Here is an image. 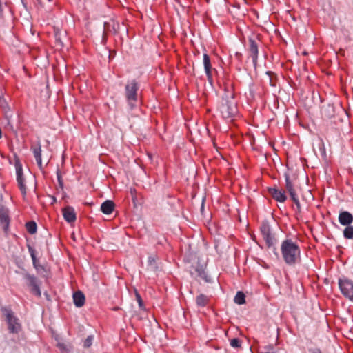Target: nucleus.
<instances>
[{
  "mask_svg": "<svg viewBox=\"0 0 353 353\" xmlns=\"http://www.w3.org/2000/svg\"><path fill=\"white\" fill-rule=\"evenodd\" d=\"M343 236L347 239H353V226L346 225L343 230Z\"/></svg>",
  "mask_w": 353,
  "mask_h": 353,
  "instance_id": "22",
  "label": "nucleus"
},
{
  "mask_svg": "<svg viewBox=\"0 0 353 353\" xmlns=\"http://www.w3.org/2000/svg\"><path fill=\"white\" fill-rule=\"evenodd\" d=\"M17 181L19 189L23 196L26 194V186L24 183L22 166L19 163H16Z\"/></svg>",
  "mask_w": 353,
  "mask_h": 353,
  "instance_id": "10",
  "label": "nucleus"
},
{
  "mask_svg": "<svg viewBox=\"0 0 353 353\" xmlns=\"http://www.w3.org/2000/svg\"><path fill=\"white\" fill-rule=\"evenodd\" d=\"M12 113L8 110L5 112V119L6 121V126H8L10 130H13V125H12Z\"/></svg>",
  "mask_w": 353,
  "mask_h": 353,
  "instance_id": "21",
  "label": "nucleus"
},
{
  "mask_svg": "<svg viewBox=\"0 0 353 353\" xmlns=\"http://www.w3.org/2000/svg\"><path fill=\"white\" fill-rule=\"evenodd\" d=\"M219 112L225 119L231 118L237 113L236 103L232 93H225L222 97Z\"/></svg>",
  "mask_w": 353,
  "mask_h": 353,
  "instance_id": "2",
  "label": "nucleus"
},
{
  "mask_svg": "<svg viewBox=\"0 0 353 353\" xmlns=\"http://www.w3.org/2000/svg\"><path fill=\"white\" fill-rule=\"evenodd\" d=\"M313 353H321V351L320 350V349H315L313 351Z\"/></svg>",
  "mask_w": 353,
  "mask_h": 353,
  "instance_id": "39",
  "label": "nucleus"
},
{
  "mask_svg": "<svg viewBox=\"0 0 353 353\" xmlns=\"http://www.w3.org/2000/svg\"><path fill=\"white\" fill-rule=\"evenodd\" d=\"M26 230L28 232L34 234L37 232V224L34 221H29L26 224Z\"/></svg>",
  "mask_w": 353,
  "mask_h": 353,
  "instance_id": "23",
  "label": "nucleus"
},
{
  "mask_svg": "<svg viewBox=\"0 0 353 353\" xmlns=\"http://www.w3.org/2000/svg\"><path fill=\"white\" fill-rule=\"evenodd\" d=\"M55 39L57 42H58L61 46H63V42L61 41L60 36L59 35L58 32H56Z\"/></svg>",
  "mask_w": 353,
  "mask_h": 353,
  "instance_id": "33",
  "label": "nucleus"
},
{
  "mask_svg": "<svg viewBox=\"0 0 353 353\" xmlns=\"http://www.w3.org/2000/svg\"><path fill=\"white\" fill-rule=\"evenodd\" d=\"M58 346L59 347L60 349H65V348L64 344H63V343H58Z\"/></svg>",
  "mask_w": 353,
  "mask_h": 353,
  "instance_id": "38",
  "label": "nucleus"
},
{
  "mask_svg": "<svg viewBox=\"0 0 353 353\" xmlns=\"http://www.w3.org/2000/svg\"><path fill=\"white\" fill-rule=\"evenodd\" d=\"M9 223L8 210L6 207L0 205V225L5 232L8 231Z\"/></svg>",
  "mask_w": 353,
  "mask_h": 353,
  "instance_id": "11",
  "label": "nucleus"
},
{
  "mask_svg": "<svg viewBox=\"0 0 353 353\" xmlns=\"http://www.w3.org/2000/svg\"><path fill=\"white\" fill-rule=\"evenodd\" d=\"M148 266L150 268V270H156L157 266L155 265V259H154V257L149 256L148 257Z\"/></svg>",
  "mask_w": 353,
  "mask_h": 353,
  "instance_id": "28",
  "label": "nucleus"
},
{
  "mask_svg": "<svg viewBox=\"0 0 353 353\" xmlns=\"http://www.w3.org/2000/svg\"><path fill=\"white\" fill-rule=\"evenodd\" d=\"M285 188L289 192L291 199L295 203L296 207L299 209L301 208V204L298 196L296 193L294 185L290 181L289 176H285Z\"/></svg>",
  "mask_w": 353,
  "mask_h": 353,
  "instance_id": "9",
  "label": "nucleus"
},
{
  "mask_svg": "<svg viewBox=\"0 0 353 353\" xmlns=\"http://www.w3.org/2000/svg\"><path fill=\"white\" fill-rule=\"evenodd\" d=\"M139 85L135 80L128 81L125 86V96L130 108H133L138 101Z\"/></svg>",
  "mask_w": 353,
  "mask_h": 353,
  "instance_id": "4",
  "label": "nucleus"
},
{
  "mask_svg": "<svg viewBox=\"0 0 353 353\" xmlns=\"http://www.w3.org/2000/svg\"><path fill=\"white\" fill-rule=\"evenodd\" d=\"M112 28L114 29V30H115L114 24L113 25Z\"/></svg>",
  "mask_w": 353,
  "mask_h": 353,
  "instance_id": "42",
  "label": "nucleus"
},
{
  "mask_svg": "<svg viewBox=\"0 0 353 353\" xmlns=\"http://www.w3.org/2000/svg\"><path fill=\"white\" fill-rule=\"evenodd\" d=\"M239 219L240 221H241V218L240 216H239Z\"/></svg>",
  "mask_w": 353,
  "mask_h": 353,
  "instance_id": "41",
  "label": "nucleus"
},
{
  "mask_svg": "<svg viewBox=\"0 0 353 353\" xmlns=\"http://www.w3.org/2000/svg\"><path fill=\"white\" fill-rule=\"evenodd\" d=\"M34 267L37 269V270H39V268H41V266L40 265H39L38 262H37V259H36V261H35V265H33Z\"/></svg>",
  "mask_w": 353,
  "mask_h": 353,
  "instance_id": "36",
  "label": "nucleus"
},
{
  "mask_svg": "<svg viewBox=\"0 0 353 353\" xmlns=\"http://www.w3.org/2000/svg\"><path fill=\"white\" fill-rule=\"evenodd\" d=\"M281 251L285 263L289 265H293L300 260V248L292 239H285L282 242Z\"/></svg>",
  "mask_w": 353,
  "mask_h": 353,
  "instance_id": "1",
  "label": "nucleus"
},
{
  "mask_svg": "<svg viewBox=\"0 0 353 353\" xmlns=\"http://www.w3.org/2000/svg\"><path fill=\"white\" fill-rule=\"evenodd\" d=\"M93 339H94L93 336H92V335L88 336L84 341L83 346L85 347H90L92 344Z\"/></svg>",
  "mask_w": 353,
  "mask_h": 353,
  "instance_id": "29",
  "label": "nucleus"
},
{
  "mask_svg": "<svg viewBox=\"0 0 353 353\" xmlns=\"http://www.w3.org/2000/svg\"><path fill=\"white\" fill-rule=\"evenodd\" d=\"M268 192L272 198L274 199L276 201L283 203L287 199L285 192L282 190H279L275 188H270L268 189Z\"/></svg>",
  "mask_w": 353,
  "mask_h": 353,
  "instance_id": "13",
  "label": "nucleus"
},
{
  "mask_svg": "<svg viewBox=\"0 0 353 353\" xmlns=\"http://www.w3.org/2000/svg\"><path fill=\"white\" fill-rule=\"evenodd\" d=\"M32 150L36 159L37 163L40 169L42 168V160H41V145L38 143L36 145L32 147Z\"/></svg>",
  "mask_w": 353,
  "mask_h": 353,
  "instance_id": "17",
  "label": "nucleus"
},
{
  "mask_svg": "<svg viewBox=\"0 0 353 353\" xmlns=\"http://www.w3.org/2000/svg\"><path fill=\"white\" fill-rule=\"evenodd\" d=\"M64 219L68 223H73L76 220V214L72 207L67 206L63 209Z\"/></svg>",
  "mask_w": 353,
  "mask_h": 353,
  "instance_id": "15",
  "label": "nucleus"
},
{
  "mask_svg": "<svg viewBox=\"0 0 353 353\" xmlns=\"http://www.w3.org/2000/svg\"><path fill=\"white\" fill-rule=\"evenodd\" d=\"M110 23L105 22L104 23V30L105 31H110Z\"/></svg>",
  "mask_w": 353,
  "mask_h": 353,
  "instance_id": "35",
  "label": "nucleus"
},
{
  "mask_svg": "<svg viewBox=\"0 0 353 353\" xmlns=\"http://www.w3.org/2000/svg\"><path fill=\"white\" fill-rule=\"evenodd\" d=\"M243 1H244V2H245V3L247 2V1H246V0H243Z\"/></svg>",
  "mask_w": 353,
  "mask_h": 353,
  "instance_id": "44",
  "label": "nucleus"
},
{
  "mask_svg": "<svg viewBox=\"0 0 353 353\" xmlns=\"http://www.w3.org/2000/svg\"><path fill=\"white\" fill-rule=\"evenodd\" d=\"M234 302L239 305L243 304V291H239L234 299Z\"/></svg>",
  "mask_w": 353,
  "mask_h": 353,
  "instance_id": "25",
  "label": "nucleus"
},
{
  "mask_svg": "<svg viewBox=\"0 0 353 353\" xmlns=\"http://www.w3.org/2000/svg\"><path fill=\"white\" fill-rule=\"evenodd\" d=\"M260 41L256 37L254 39L250 38L248 40V52L250 53V56L252 59V62L254 65L255 66L257 63V58L259 54V43Z\"/></svg>",
  "mask_w": 353,
  "mask_h": 353,
  "instance_id": "8",
  "label": "nucleus"
},
{
  "mask_svg": "<svg viewBox=\"0 0 353 353\" xmlns=\"http://www.w3.org/2000/svg\"><path fill=\"white\" fill-rule=\"evenodd\" d=\"M1 311L6 318L9 332L18 334L21 329V325L19 319L14 315L12 310L8 307H2Z\"/></svg>",
  "mask_w": 353,
  "mask_h": 353,
  "instance_id": "3",
  "label": "nucleus"
},
{
  "mask_svg": "<svg viewBox=\"0 0 353 353\" xmlns=\"http://www.w3.org/2000/svg\"><path fill=\"white\" fill-rule=\"evenodd\" d=\"M208 297L203 294H201L200 295H199L196 299V305L199 307L205 306L208 303Z\"/></svg>",
  "mask_w": 353,
  "mask_h": 353,
  "instance_id": "20",
  "label": "nucleus"
},
{
  "mask_svg": "<svg viewBox=\"0 0 353 353\" xmlns=\"http://www.w3.org/2000/svg\"><path fill=\"white\" fill-rule=\"evenodd\" d=\"M23 277L28 281V286L31 288V292L37 296H41L39 281L36 276L27 272L23 274Z\"/></svg>",
  "mask_w": 353,
  "mask_h": 353,
  "instance_id": "7",
  "label": "nucleus"
},
{
  "mask_svg": "<svg viewBox=\"0 0 353 353\" xmlns=\"http://www.w3.org/2000/svg\"><path fill=\"white\" fill-rule=\"evenodd\" d=\"M203 65L209 82L212 83V77L211 73V63L210 57L207 54H203Z\"/></svg>",
  "mask_w": 353,
  "mask_h": 353,
  "instance_id": "16",
  "label": "nucleus"
},
{
  "mask_svg": "<svg viewBox=\"0 0 353 353\" xmlns=\"http://www.w3.org/2000/svg\"><path fill=\"white\" fill-rule=\"evenodd\" d=\"M114 209V203L111 200L104 201L101 205V210L105 214H111Z\"/></svg>",
  "mask_w": 353,
  "mask_h": 353,
  "instance_id": "19",
  "label": "nucleus"
},
{
  "mask_svg": "<svg viewBox=\"0 0 353 353\" xmlns=\"http://www.w3.org/2000/svg\"><path fill=\"white\" fill-rule=\"evenodd\" d=\"M339 222L342 225H350L353 223V215L347 211L341 212L339 214Z\"/></svg>",
  "mask_w": 353,
  "mask_h": 353,
  "instance_id": "14",
  "label": "nucleus"
},
{
  "mask_svg": "<svg viewBox=\"0 0 353 353\" xmlns=\"http://www.w3.org/2000/svg\"><path fill=\"white\" fill-rule=\"evenodd\" d=\"M339 287L342 294L353 302V281L347 278L339 279Z\"/></svg>",
  "mask_w": 353,
  "mask_h": 353,
  "instance_id": "5",
  "label": "nucleus"
},
{
  "mask_svg": "<svg viewBox=\"0 0 353 353\" xmlns=\"http://www.w3.org/2000/svg\"><path fill=\"white\" fill-rule=\"evenodd\" d=\"M57 179H58V182H59V186L61 188H63V181L61 179V176L58 173H57Z\"/></svg>",
  "mask_w": 353,
  "mask_h": 353,
  "instance_id": "34",
  "label": "nucleus"
},
{
  "mask_svg": "<svg viewBox=\"0 0 353 353\" xmlns=\"http://www.w3.org/2000/svg\"><path fill=\"white\" fill-rule=\"evenodd\" d=\"M134 293H135L136 300L138 302L139 307L141 309H143V302L141 295L139 294V293L138 292V291L136 289L134 290Z\"/></svg>",
  "mask_w": 353,
  "mask_h": 353,
  "instance_id": "26",
  "label": "nucleus"
},
{
  "mask_svg": "<svg viewBox=\"0 0 353 353\" xmlns=\"http://www.w3.org/2000/svg\"><path fill=\"white\" fill-rule=\"evenodd\" d=\"M73 301L77 307H82L85 303V296L83 292L81 291L75 292L73 294Z\"/></svg>",
  "mask_w": 353,
  "mask_h": 353,
  "instance_id": "18",
  "label": "nucleus"
},
{
  "mask_svg": "<svg viewBox=\"0 0 353 353\" xmlns=\"http://www.w3.org/2000/svg\"><path fill=\"white\" fill-rule=\"evenodd\" d=\"M237 5V8L239 9L240 8V4L239 3H236Z\"/></svg>",
  "mask_w": 353,
  "mask_h": 353,
  "instance_id": "40",
  "label": "nucleus"
},
{
  "mask_svg": "<svg viewBox=\"0 0 353 353\" xmlns=\"http://www.w3.org/2000/svg\"><path fill=\"white\" fill-rule=\"evenodd\" d=\"M192 275L198 279H202L206 283H211L212 279L205 272V268L203 265H198L195 270L194 272H192Z\"/></svg>",
  "mask_w": 353,
  "mask_h": 353,
  "instance_id": "12",
  "label": "nucleus"
},
{
  "mask_svg": "<svg viewBox=\"0 0 353 353\" xmlns=\"http://www.w3.org/2000/svg\"><path fill=\"white\" fill-rule=\"evenodd\" d=\"M254 92H255L254 88L253 87L250 88V90H249L250 97H247L248 102L249 103H251L252 100L254 99Z\"/></svg>",
  "mask_w": 353,
  "mask_h": 353,
  "instance_id": "31",
  "label": "nucleus"
},
{
  "mask_svg": "<svg viewBox=\"0 0 353 353\" xmlns=\"http://www.w3.org/2000/svg\"><path fill=\"white\" fill-rule=\"evenodd\" d=\"M261 232L268 248L273 247L275 243V238L271 232L270 225L263 222L261 226Z\"/></svg>",
  "mask_w": 353,
  "mask_h": 353,
  "instance_id": "6",
  "label": "nucleus"
},
{
  "mask_svg": "<svg viewBox=\"0 0 353 353\" xmlns=\"http://www.w3.org/2000/svg\"><path fill=\"white\" fill-rule=\"evenodd\" d=\"M10 12V9L6 2L0 3V18L3 19V13Z\"/></svg>",
  "mask_w": 353,
  "mask_h": 353,
  "instance_id": "24",
  "label": "nucleus"
},
{
  "mask_svg": "<svg viewBox=\"0 0 353 353\" xmlns=\"http://www.w3.org/2000/svg\"><path fill=\"white\" fill-rule=\"evenodd\" d=\"M241 55V53L236 52L234 56L232 57V61H239Z\"/></svg>",
  "mask_w": 353,
  "mask_h": 353,
  "instance_id": "32",
  "label": "nucleus"
},
{
  "mask_svg": "<svg viewBox=\"0 0 353 353\" xmlns=\"http://www.w3.org/2000/svg\"><path fill=\"white\" fill-rule=\"evenodd\" d=\"M28 248L29 253H30L32 260V263H33V265H35V261H36L35 250L29 245L28 246Z\"/></svg>",
  "mask_w": 353,
  "mask_h": 353,
  "instance_id": "30",
  "label": "nucleus"
},
{
  "mask_svg": "<svg viewBox=\"0 0 353 353\" xmlns=\"http://www.w3.org/2000/svg\"><path fill=\"white\" fill-rule=\"evenodd\" d=\"M3 3V2L1 0H0V3Z\"/></svg>",
  "mask_w": 353,
  "mask_h": 353,
  "instance_id": "43",
  "label": "nucleus"
},
{
  "mask_svg": "<svg viewBox=\"0 0 353 353\" xmlns=\"http://www.w3.org/2000/svg\"><path fill=\"white\" fill-rule=\"evenodd\" d=\"M230 345L234 348L241 347V341L237 338H234L230 340Z\"/></svg>",
  "mask_w": 353,
  "mask_h": 353,
  "instance_id": "27",
  "label": "nucleus"
},
{
  "mask_svg": "<svg viewBox=\"0 0 353 353\" xmlns=\"http://www.w3.org/2000/svg\"><path fill=\"white\" fill-rule=\"evenodd\" d=\"M204 201H205V199L203 198L202 199V203H201V211L203 212V209H204Z\"/></svg>",
  "mask_w": 353,
  "mask_h": 353,
  "instance_id": "37",
  "label": "nucleus"
}]
</instances>
